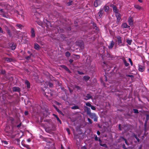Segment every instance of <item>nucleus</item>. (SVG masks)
Listing matches in <instances>:
<instances>
[{
    "label": "nucleus",
    "instance_id": "f257e3e1",
    "mask_svg": "<svg viewBox=\"0 0 149 149\" xmlns=\"http://www.w3.org/2000/svg\"><path fill=\"white\" fill-rule=\"evenodd\" d=\"M40 15L39 13L36 12L34 14L33 17H36L38 19V22H37L38 24L42 28H50L52 27V25L50 22L48 21L46 19L42 18L43 22H39V19L40 21Z\"/></svg>",
    "mask_w": 149,
    "mask_h": 149
},
{
    "label": "nucleus",
    "instance_id": "f03ea898",
    "mask_svg": "<svg viewBox=\"0 0 149 149\" xmlns=\"http://www.w3.org/2000/svg\"><path fill=\"white\" fill-rule=\"evenodd\" d=\"M86 109V112L87 114L92 119H93L94 121L97 122V117L96 114L94 113H92L91 112V110L90 108L87 107H84Z\"/></svg>",
    "mask_w": 149,
    "mask_h": 149
},
{
    "label": "nucleus",
    "instance_id": "7ed1b4c3",
    "mask_svg": "<svg viewBox=\"0 0 149 149\" xmlns=\"http://www.w3.org/2000/svg\"><path fill=\"white\" fill-rule=\"evenodd\" d=\"M45 91V94L47 98L49 100H51L53 97L54 95V92L51 90L47 89Z\"/></svg>",
    "mask_w": 149,
    "mask_h": 149
},
{
    "label": "nucleus",
    "instance_id": "20e7f679",
    "mask_svg": "<svg viewBox=\"0 0 149 149\" xmlns=\"http://www.w3.org/2000/svg\"><path fill=\"white\" fill-rule=\"evenodd\" d=\"M116 38L117 39V41L118 42V45L120 46H124V45L122 43V37H121L119 36H117L116 37Z\"/></svg>",
    "mask_w": 149,
    "mask_h": 149
},
{
    "label": "nucleus",
    "instance_id": "39448f33",
    "mask_svg": "<svg viewBox=\"0 0 149 149\" xmlns=\"http://www.w3.org/2000/svg\"><path fill=\"white\" fill-rule=\"evenodd\" d=\"M104 12V11H103V9L102 8V7H101L100 9L99 10V11L97 13V14L99 18H100L102 17Z\"/></svg>",
    "mask_w": 149,
    "mask_h": 149
},
{
    "label": "nucleus",
    "instance_id": "423d86ee",
    "mask_svg": "<svg viewBox=\"0 0 149 149\" xmlns=\"http://www.w3.org/2000/svg\"><path fill=\"white\" fill-rule=\"evenodd\" d=\"M110 7L113 8V11L115 13V14L119 13V10L117 9L116 6L112 4L111 5Z\"/></svg>",
    "mask_w": 149,
    "mask_h": 149
},
{
    "label": "nucleus",
    "instance_id": "0eeeda50",
    "mask_svg": "<svg viewBox=\"0 0 149 149\" xmlns=\"http://www.w3.org/2000/svg\"><path fill=\"white\" fill-rule=\"evenodd\" d=\"M115 15L117 19L116 23L117 24H119L120 20L121 19V15L120 13H118L115 14Z\"/></svg>",
    "mask_w": 149,
    "mask_h": 149
},
{
    "label": "nucleus",
    "instance_id": "6e6552de",
    "mask_svg": "<svg viewBox=\"0 0 149 149\" xmlns=\"http://www.w3.org/2000/svg\"><path fill=\"white\" fill-rule=\"evenodd\" d=\"M101 2L100 0H95L94 3V6L95 7H97L101 5Z\"/></svg>",
    "mask_w": 149,
    "mask_h": 149
},
{
    "label": "nucleus",
    "instance_id": "1a4fd4ad",
    "mask_svg": "<svg viewBox=\"0 0 149 149\" xmlns=\"http://www.w3.org/2000/svg\"><path fill=\"white\" fill-rule=\"evenodd\" d=\"M92 97L90 94H87L86 95L84 96V99L86 100H89L90 99H92Z\"/></svg>",
    "mask_w": 149,
    "mask_h": 149
},
{
    "label": "nucleus",
    "instance_id": "9d476101",
    "mask_svg": "<svg viewBox=\"0 0 149 149\" xmlns=\"http://www.w3.org/2000/svg\"><path fill=\"white\" fill-rule=\"evenodd\" d=\"M138 70L139 71L141 72H143L144 71L145 69V67L144 66L140 65L139 64L138 65Z\"/></svg>",
    "mask_w": 149,
    "mask_h": 149
},
{
    "label": "nucleus",
    "instance_id": "9b49d317",
    "mask_svg": "<svg viewBox=\"0 0 149 149\" xmlns=\"http://www.w3.org/2000/svg\"><path fill=\"white\" fill-rule=\"evenodd\" d=\"M9 45L11 49L13 50H14L15 49L16 46V44L13 42L10 43Z\"/></svg>",
    "mask_w": 149,
    "mask_h": 149
},
{
    "label": "nucleus",
    "instance_id": "f8f14e48",
    "mask_svg": "<svg viewBox=\"0 0 149 149\" xmlns=\"http://www.w3.org/2000/svg\"><path fill=\"white\" fill-rule=\"evenodd\" d=\"M13 92L20 93L21 91L20 88L19 87H13Z\"/></svg>",
    "mask_w": 149,
    "mask_h": 149
},
{
    "label": "nucleus",
    "instance_id": "ddd939ff",
    "mask_svg": "<svg viewBox=\"0 0 149 149\" xmlns=\"http://www.w3.org/2000/svg\"><path fill=\"white\" fill-rule=\"evenodd\" d=\"M6 71L2 68L0 69V74L3 75L6 78Z\"/></svg>",
    "mask_w": 149,
    "mask_h": 149
},
{
    "label": "nucleus",
    "instance_id": "4468645a",
    "mask_svg": "<svg viewBox=\"0 0 149 149\" xmlns=\"http://www.w3.org/2000/svg\"><path fill=\"white\" fill-rule=\"evenodd\" d=\"M79 46L80 47V48L82 49H83L84 47V44L83 41H81L78 42Z\"/></svg>",
    "mask_w": 149,
    "mask_h": 149
},
{
    "label": "nucleus",
    "instance_id": "2eb2a0df",
    "mask_svg": "<svg viewBox=\"0 0 149 149\" xmlns=\"http://www.w3.org/2000/svg\"><path fill=\"white\" fill-rule=\"evenodd\" d=\"M128 22L130 26H132L133 25V20L131 17H129L128 19Z\"/></svg>",
    "mask_w": 149,
    "mask_h": 149
},
{
    "label": "nucleus",
    "instance_id": "dca6fc26",
    "mask_svg": "<svg viewBox=\"0 0 149 149\" xmlns=\"http://www.w3.org/2000/svg\"><path fill=\"white\" fill-rule=\"evenodd\" d=\"M102 8L103 9V11L104 10V11L106 12H108L109 10V7L107 5H105L103 8L102 7Z\"/></svg>",
    "mask_w": 149,
    "mask_h": 149
},
{
    "label": "nucleus",
    "instance_id": "f3484780",
    "mask_svg": "<svg viewBox=\"0 0 149 149\" xmlns=\"http://www.w3.org/2000/svg\"><path fill=\"white\" fill-rule=\"evenodd\" d=\"M24 83L27 85V88H30V83L29 81L27 80H25L24 81Z\"/></svg>",
    "mask_w": 149,
    "mask_h": 149
},
{
    "label": "nucleus",
    "instance_id": "a211bd4d",
    "mask_svg": "<svg viewBox=\"0 0 149 149\" xmlns=\"http://www.w3.org/2000/svg\"><path fill=\"white\" fill-rule=\"evenodd\" d=\"M61 67L64 68L69 73H70L71 72L70 70L66 66L64 65H61Z\"/></svg>",
    "mask_w": 149,
    "mask_h": 149
},
{
    "label": "nucleus",
    "instance_id": "6ab92c4d",
    "mask_svg": "<svg viewBox=\"0 0 149 149\" xmlns=\"http://www.w3.org/2000/svg\"><path fill=\"white\" fill-rule=\"evenodd\" d=\"M114 45V42L113 40H112L111 42V43L110 44L109 46H108V48L111 49L112 48Z\"/></svg>",
    "mask_w": 149,
    "mask_h": 149
},
{
    "label": "nucleus",
    "instance_id": "aec40b11",
    "mask_svg": "<svg viewBox=\"0 0 149 149\" xmlns=\"http://www.w3.org/2000/svg\"><path fill=\"white\" fill-rule=\"evenodd\" d=\"M31 36L32 38H34L35 36V30L34 29H32L31 31Z\"/></svg>",
    "mask_w": 149,
    "mask_h": 149
},
{
    "label": "nucleus",
    "instance_id": "412c9836",
    "mask_svg": "<svg viewBox=\"0 0 149 149\" xmlns=\"http://www.w3.org/2000/svg\"><path fill=\"white\" fill-rule=\"evenodd\" d=\"M15 13L16 14V15L18 17H19V18H20V17L23 18V15L22 14H20L19 13V12L18 11H17V10L16 11Z\"/></svg>",
    "mask_w": 149,
    "mask_h": 149
},
{
    "label": "nucleus",
    "instance_id": "4be33fe9",
    "mask_svg": "<svg viewBox=\"0 0 149 149\" xmlns=\"http://www.w3.org/2000/svg\"><path fill=\"white\" fill-rule=\"evenodd\" d=\"M40 47L39 45L37 43H35L34 44V48L37 50H38L39 49Z\"/></svg>",
    "mask_w": 149,
    "mask_h": 149
},
{
    "label": "nucleus",
    "instance_id": "5701e85b",
    "mask_svg": "<svg viewBox=\"0 0 149 149\" xmlns=\"http://www.w3.org/2000/svg\"><path fill=\"white\" fill-rule=\"evenodd\" d=\"M53 115L55 117H56V119L59 122V123H60V124H61L62 123V122L61 121V120L57 116L54 114H53Z\"/></svg>",
    "mask_w": 149,
    "mask_h": 149
},
{
    "label": "nucleus",
    "instance_id": "b1692460",
    "mask_svg": "<svg viewBox=\"0 0 149 149\" xmlns=\"http://www.w3.org/2000/svg\"><path fill=\"white\" fill-rule=\"evenodd\" d=\"M134 7L136 9H137L139 10H140L142 9L141 7L137 4L134 5Z\"/></svg>",
    "mask_w": 149,
    "mask_h": 149
},
{
    "label": "nucleus",
    "instance_id": "393cba45",
    "mask_svg": "<svg viewBox=\"0 0 149 149\" xmlns=\"http://www.w3.org/2000/svg\"><path fill=\"white\" fill-rule=\"evenodd\" d=\"M127 27V23H124L122 24L121 25V28H128L130 27L129 26H128Z\"/></svg>",
    "mask_w": 149,
    "mask_h": 149
},
{
    "label": "nucleus",
    "instance_id": "a878e982",
    "mask_svg": "<svg viewBox=\"0 0 149 149\" xmlns=\"http://www.w3.org/2000/svg\"><path fill=\"white\" fill-rule=\"evenodd\" d=\"M84 80L86 81H88L90 79V77L88 75H85L83 77Z\"/></svg>",
    "mask_w": 149,
    "mask_h": 149
},
{
    "label": "nucleus",
    "instance_id": "bb28decb",
    "mask_svg": "<svg viewBox=\"0 0 149 149\" xmlns=\"http://www.w3.org/2000/svg\"><path fill=\"white\" fill-rule=\"evenodd\" d=\"M123 60L125 66L127 67L129 65V64L127 63V61L125 58L123 59Z\"/></svg>",
    "mask_w": 149,
    "mask_h": 149
},
{
    "label": "nucleus",
    "instance_id": "cd10ccee",
    "mask_svg": "<svg viewBox=\"0 0 149 149\" xmlns=\"http://www.w3.org/2000/svg\"><path fill=\"white\" fill-rule=\"evenodd\" d=\"M22 145L24 147L26 148L27 149H30V146L27 144L22 143Z\"/></svg>",
    "mask_w": 149,
    "mask_h": 149
},
{
    "label": "nucleus",
    "instance_id": "c85d7f7f",
    "mask_svg": "<svg viewBox=\"0 0 149 149\" xmlns=\"http://www.w3.org/2000/svg\"><path fill=\"white\" fill-rule=\"evenodd\" d=\"M9 120L10 121L11 123L13 125L14 123V118L12 117H10L9 118Z\"/></svg>",
    "mask_w": 149,
    "mask_h": 149
},
{
    "label": "nucleus",
    "instance_id": "c756f323",
    "mask_svg": "<svg viewBox=\"0 0 149 149\" xmlns=\"http://www.w3.org/2000/svg\"><path fill=\"white\" fill-rule=\"evenodd\" d=\"M13 59L11 58H6L5 60L8 62H11L13 61Z\"/></svg>",
    "mask_w": 149,
    "mask_h": 149
},
{
    "label": "nucleus",
    "instance_id": "7c9ffc66",
    "mask_svg": "<svg viewBox=\"0 0 149 149\" xmlns=\"http://www.w3.org/2000/svg\"><path fill=\"white\" fill-rule=\"evenodd\" d=\"M71 109H79V108L78 106L75 105L71 107Z\"/></svg>",
    "mask_w": 149,
    "mask_h": 149
},
{
    "label": "nucleus",
    "instance_id": "2f4dec72",
    "mask_svg": "<svg viewBox=\"0 0 149 149\" xmlns=\"http://www.w3.org/2000/svg\"><path fill=\"white\" fill-rule=\"evenodd\" d=\"M2 15L3 17L6 18H8V16L6 15L5 13V12L4 11L2 14Z\"/></svg>",
    "mask_w": 149,
    "mask_h": 149
},
{
    "label": "nucleus",
    "instance_id": "473e14b6",
    "mask_svg": "<svg viewBox=\"0 0 149 149\" xmlns=\"http://www.w3.org/2000/svg\"><path fill=\"white\" fill-rule=\"evenodd\" d=\"M73 3V1H70L68 2V3H67L66 4V5L68 6H70L72 5Z\"/></svg>",
    "mask_w": 149,
    "mask_h": 149
},
{
    "label": "nucleus",
    "instance_id": "72a5a7b5",
    "mask_svg": "<svg viewBox=\"0 0 149 149\" xmlns=\"http://www.w3.org/2000/svg\"><path fill=\"white\" fill-rule=\"evenodd\" d=\"M132 40H131L127 39V43L130 45H131Z\"/></svg>",
    "mask_w": 149,
    "mask_h": 149
},
{
    "label": "nucleus",
    "instance_id": "f704fd0d",
    "mask_svg": "<svg viewBox=\"0 0 149 149\" xmlns=\"http://www.w3.org/2000/svg\"><path fill=\"white\" fill-rule=\"evenodd\" d=\"M91 24H92L93 26L94 27H95L96 28H98L97 27L96 24L95 22H94L93 21H92L91 22Z\"/></svg>",
    "mask_w": 149,
    "mask_h": 149
},
{
    "label": "nucleus",
    "instance_id": "c9c22d12",
    "mask_svg": "<svg viewBox=\"0 0 149 149\" xmlns=\"http://www.w3.org/2000/svg\"><path fill=\"white\" fill-rule=\"evenodd\" d=\"M65 55L67 57H68L70 56L71 54L69 52L67 51L65 53Z\"/></svg>",
    "mask_w": 149,
    "mask_h": 149
},
{
    "label": "nucleus",
    "instance_id": "e433bc0d",
    "mask_svg": "<svg viewBox=\"0 0 149 149\" xmlns=\"http://www.w3.org/2000/svg\"><path fill=\"white\" fill-rule=\"evenodd\" d=\"M134 136L135 138L137 140L138 142L139 143L140 142V140L139 139V138L137 137V135L136 134H134Z\"/></svg>",
    "mask_w": 149,
    "mask_h": 149
},
{
    "label": "nucleus",
    "instance_id": "4c0bfd02",
    "mask_svg": "<svg viewBox=\"0 0 149 149\" xmlns=\"http://www.w3.org/2000/svg\"><path fill=\"white\" fill-rule=\"evenodd\" d=\"M126 76L127 77H131L132 80L134 78V76L132 75L126 74Z\"/></svg>",
    "mask_w": 149,
    "mask_h": 149
},
{
    "label": "nucleus",
    "instance_id": "58836bf2",
    "mask_svg": "<svg viewBox=\"0 0 149 149\" xmlns=\"http://www.w3.org/2000/svg\"><path fill=\"white\" fill-rule=\"evenodd\" d=\"M48 85L50 87H52L53 86V84L50 82H48Z\"/></svg>",
    "mask_w": 149,
    "mask_h": 149
},
{
    "label": "nucleus",
    "instance_id": "ea45409f",
    "mask_svg": "<svg viewBox=\"0 0 149 149\" xmlns=\"http://www.w3.org/2000/svg\"><path fill=\"white\" fill-rule=\"evenodd\" d=\"M16 26L18 27V28H21L22 27H24V26L22 24H16Z\"/></svg>",
    "mask_w": 149,
    "mask_h": 149
},
{
    "label": "nucleus",
    "instance_id": "a19ab883",
    "mask_svg": "<svg viewBox=\"0 0 149 149\" xmlns=\"http://www.w3.org/2000/svg\"><path fill=\"white\" fill-rule=\"evenodd\" d=\"M45 141H46L47 143H51V142H50L49 141V140L50 139V138H45Z\"/></svg>",
    "mask_w": 149,
    "mask_h": 149
},
{
    "label": "nucleus",
    "instance_id": "79ce46f5",
    "mask_svg": "<svg viewBox=\"0 0 149 149\" xmlns=\"http://www.w3.org/2000/svg\"><path fill=\"white\" fill-rule=\"evenodd\" d=\"M85 104L86 106H88L89 107H90L91 105V104L89 102H86Z\"/></svg>",
    "mask_w": 149,
    "mask_h": 149
},
{
    "label": "nucleus",
    "instance_id": "37998d69",
    "mask_svg": "<svg viewBox=\"0 0 149 149\" xmlns=\"http://www.w3.org/2000/svg\"><path fill=\"white\" fill-rule=\"evenodd\" d=\"M133 111H134V113H139L138 110L136 109H133Z\"/></svg>",
    "mask_w": 149,
    "mask_h": 149
},
{
    "label": "nucleus",
    "instance_id": "c03bdc74",
    "mask_svg": "<svg viewBox=\"0 0 149 149\" xmlns=\"http://www.w3.org/2000/svg\"><path fill=\"white\" fill-rule=\"evenodd\" d=\"M149 119V115L147 114L146 115V121H148Z\"/></svg>",
    "mask_w": 149,
    "mask_h": 149
},
{
    "label": "nucleus",
    "instance_id": "a18cd8bd",
    "mask_svg": "<svg viewBox=\"0 0 149 149\" xmlns=\"http://www.w3.org/2000/svg\"><path fill=\"white\" fill-rule=\"evenodd\" d=\"M95 136V141H98L99 140V139L98 138L97 136L96 135H94Z\"/></svg>",
    "mask_w": 149,
    "mask_h": 149
},
{
    "label": "nucleus",
    "instance_id": "49530a36",
    "mask_svg": "<svg viewBox=\"0 0 149 149\" xmlns=\"http://www.w3.org/2000/svg\"><path fill=\"white\" fill-rule=\"evenodd\" d=\"M88 121L90 123V124H92L93 123V121L90 118H88Z\"/></svg>",
    "mask_w": 149,
    "mask_h": 149
},
{
    "label": "nucleus",
    "instance_id": "de8ad7c7",
    "mask_svg": "<svg viewBox=\"0 0 149 149\" xmlns=\"http://www.w3.org/2000/svg\"><path fill=\"white\" fill-rule=\"evenodd\" d=\"M128 60H129V61L130 62V64H131V65L132 66L133 62H132L131 59L130 58H128Z\"/></svg>",
    "mask_w": 149,
    "mask_h": 149
},
{
    "label": "nucleus",
    "instance_id": "09e8293b",
    "mask_svg": "<svg viewBox=\"0 0 149 149\" xmlns=\"http://www.w3.org/2000/svg\"><path fill=\"white\" fill-rule=\"evenodd\" d=\"M90 107H91V108L92 110H96V108L94 106L91 105Z\"/></svg>",
    "mask_w": 149,
    "mask_h": 149
},
{
    "label": "nucleus",
    "instance_id": "8fccbe9b",
    "mask_svg": "<svg viewBox=\"0 0 149 149\" xmlns=\"http://www.w3.org/2000/svg\"><path fill=\"white\" fill-rule=\"evenodd\" d=\"M2 142L6 145H7L8 143V142L5 140H3L2 141Z\"/></svg>",
    "mask_w": 149,
    "mask_h": 149
},
{
    "label": "nucleus",
    "instance_id": "3c124183",
    "mask_svg": "<svg viewBox=\"0 0 149 149\" xmlns=\"http://www.w3.org/2000/svg\"><path fill=\"white\" fill-rule=\"evenodd\" d=\"M22 123L21 122H20V123L18 125H17V127L19 129L20 127L22 125Z\"/></svg>",
    "mask_w": 149,
    "mask_h": 149
},
{
    "label": "nucleus",
    "instance_id": "603ef678",
    "mask_svg": "<svg viewBox=\"0 0 149 149\" xmlns=\"http://www.w3.org/2000/svg\"><path fill=\"white\" fill-rule=\"evenodd\" d=\"M25 71H26V72H27V73L28 75H29L30 74V72L27 69H25Z\"/></svg>",
    "mask_w": 149,
    "mask_h": 149
},
{
    "label": "nucleus",
    "instance_id": "864d4df0",
    "mask_svg": "<svg viewBox=\"0 0 149 149\" xmlns=\"http://www.w3.org/2000/svg\"><path fill=\"white\" fill-rule=\"evenodd\" d=\"M31 57H30V56H26V57H25V59L27 60H30V58Z\"/></svg>",
    "mask_w": 149,
    "mask_h": 149
},
{
    "label": "nucleus",
    "instance_id": "5fc2aeb1",
    "mask_svg": "<svg viewBox=\"0 0 149 149\" xmlns=\"http://www.w3.org/2000/svg\"><path fill=\"white\" fill-rule=\"evenodd\" d=\"M77 72H78V74H79L82 75V74H84V73L83 72H80L79 71H77Z\"/></svg>",
    "mask_w": 149,
    "mask_h": 149
},
{
    "label": "nucleus",
    "instance_id": "6e6d98bb",
    "mask_svg": "<svg viewBox=\"0 0 149 149\" xmlns=\"http://www.w3.org/2000/svg\"><path fill=\"white\" fill-rule=\"evenodd\" d=\"M59 113L63 114L62 111L58 109L56 111Z\"/></svg>",
    "mask_w": 149,
    "mask_h": 149
},
{
    "label": "nucleus",
    "instance_id": "4d7b16f0",
    "mask_svg": "<svg viewBox=\"0 0 149 149\" xmlns=\"http://www.w3.org/2000/svg\"><path fill=\"white\" fill-rule=\"evenodd\" d=\"M147 122H148V121H145V123L144 124V126L145 128H146V127L147 124Z\"/></svg>",
    "mask_w": 149,
    "mask_h": 149
},
{
    "label": "nucleus",
    "instance_id": "13d9d810",
    "mask_svg": "<svg viewBox=\"0 0 149 149\" xmlns=\"http://www.w3.org/2000/svg\"><path fill=\"white\" fill-rule=\"evenodd\" d=\"M75 87L78 90H80V87L78 86H76Z\"/></svg>",
    "mask_w": 149,
    "mask_h": 149
},
{
    "label": "nucleus",
    "instance_id": "bf43d9fd",
    "mask_svg": "<svg viewBox=\"0 0 149 149\" xmlns=\"http://www.w3.org/2000/svg\"><path fill=\"white\" fill-rule=\"evenodd\" d=\"M69 62H70V64H71L73 62V60L72 59H70L69 61Z\"/></svg>",
    "mask_w": 149,
    "mask_h": 149
},
{
    "label": "nucleus",
    "instance_id": "052dcab7",
    "mask_svg": "<svg viewBox=\"0 0 149 149\" xmlns=\"http://www.w3.org/2000/svg\"><path fill=\"white\" fill-rule=\"evenodd\" d=\"M100 146H101L104 147H106L107 146V145L105 143L103 144H100Z\"/></svg>",
    "mask_w": 149,
    "mask_h": 149
},
{
    "label": "nucleus",
    "instance_id": "680f3d73",
    "mask_svg": "<svg viewBox=\"0 0 149 149\" xmlns=\"http://www.w3.org/2000/svg\"><path fill=\"white\" fill-rule=\"evenodd\" d=\"M29 114V112L28 111H25L24 112V115L25 116H26L28 115Z\"/></svg>",
    "mask_w": 149,
    "mask_h": 149
},
{
    "label": "nucleus",
    "instance_id": "e2e57ef3",
    "mask_svg": "<svg viewBox=\"0 0 149 149\" xmlns=\"http://www.w3.org/2000/svg\"><path fill=\"white\" fill-rule=\"evenodd\" d=\"M16 140L17 141V143H19L20 140L19 139H16Z\"/></svg>",
    "mask_w": 149,
    "mask_h": 149
},
{
    "label": "nucleus",
    "instance_id": "0e129e2a",
    "mask_svg": "<svg viewBox=\"0 0 149 149\" xmlns=\"http://www.w3.org/2000/svg\"><path fill=\"white\" fill-rule=\"evenodd\" d=\"M98 141H99L100 145V144H101L102 142V140L100 139V138H99V140Z\"/></svg>",
    "mask_w": 149,
    "mask_h": 149
},
{
    "label": "nucleus",
    "instance_id": "69168bd1",
    "mask_svg": "<svg viewBox=\"0 0 149 149\" xmlns=\"http://www.w3.org/2000/svg\"><path fill=\"white\" fill-rule=\"evenodd\" d=\"M56 104L58 105H61V104L60 102H56Z\"/></svg>",
    "mask_w": 149,
    "mask_h": 149
},
{
    "label": "nucleus",
    "instance_id": "338daca9",
    "mask_svg": "<svg viewBox=\"0 0 149 149\" xmlns=\"http://www.w3.org/2000/svg\"><path fill=\"white\" fill-rule=\"evenodd\" d=\"M61 89L63 91H64L65 92L66 91V90L65 89V88L64 87H62L61 88Z\"/></svg>",
    "mask_w": 149,
    "mask_h": 149
},
{
    "label": "nucleus",
    "instance_id": "774afa93",
    "mask_svg": "<svg viewBox=\"0 0 149 149\" xmlns=\"http://www.w3.org/2000/svg\"><path fill=\"white\" fill-rule=\"evenodd\" d=\"M4 11V10L0 8V12L3 13Z\"/></svg>",
    "mask_w": 149,
    "mask_h": 149
}]
</instances>
